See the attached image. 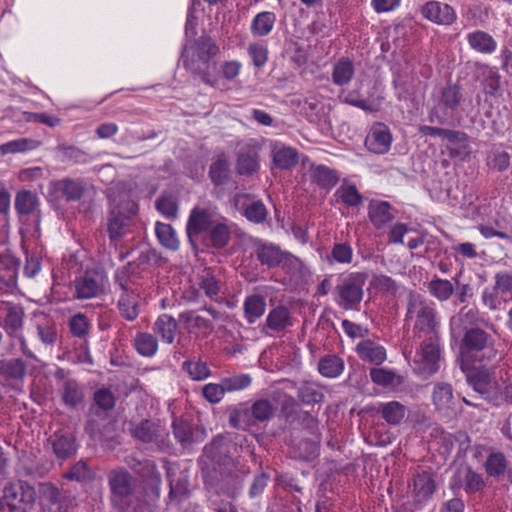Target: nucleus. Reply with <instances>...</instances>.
I'll use <instances>...</instances> for the list:
<instances>
[{
    "mask_svg": "<svg viewBox=\"0 0 512 512\" xmlns=\"http://www.w3.org/2000/svg\"><path fill=\"white\" fill-rule=\"evenodd\" d=\"M407 317L414 321L413 331L420 341L412 368L418 375L429 377L438 371L441 356L436 310L432 303L419 296H413L408 304Z\"/></svg>",
    "mask_w": 512,
    "mask_h": 512,
    "instance_id": "1",
    "label": "nucleus"
},
{
    "mask_svg": "<svg viewBox=\"0 0 512 512\" xmlns=\"http://www.w3.org/2000/svg\"><path fill=\"white\" fill-rule=\"evenodd\" d=\"M463 362L461 369L466 374L468 384L484 399L494 405L512 404V371L500 370L497 375H492L485 367H471Z\"/></svg>",
    "mask_w": 512,
    "mask_h": 512,
    "instance_id": "2",
    "label": "nucleus"
},
{
    "mask_svg": "<svg viewBox=\"0 0 512 512\" xmlns=\"http://www.w3.org/2000/svg\"><path fill=\"white\" fill-rule=\"evenodd\" d=\"M219 52V47L208 36H201L193 43H187L182 52L184 66L213 88H220V80L213 78L207 71L211 59Z\"/></svg>",
    "mask_w": 512,
    "mask_h": 512,
    "instance_id": "3",
    "label": "nucleus"
},
{
    "mask_svg": "<svg viewBox=\"0 0 512 512\" xmlns=\"http://www.w3.org/2000/svg\"><path fill=\"white\" fill-rule=\"evenodd\" d=\"M111 217L108 232L111 240L115 241L131 231L133 219L137 214V204L128 193L115 195L110 189Z\"/></svg>",
    "mask_w": 512,
    "mask_h": 512,
    "instance_id": "4",
    "label": "nucleus"
},
{
    "mask_svg": "<svg viewBox=\"0 0 512 512\" xmlns=\"http://www.w3.org/2000/svg\"><path fill=\"white\" fill-rule=\"evenodd\" d=\"M116 281L122 290L118 300L121 315L128 321L135 320L139 315L138 292L134 283L128 278L125 270L118 271Z\"/></svg>",
    "mask_w": 512,
    "mask_h": 512,
    "instance_id": "5",
    "label": "nucleus"
},
{
    "mask_svg": "<svg viewBox=\"0 0 512 512\" xmlns=\"http://www.w3.org/2000/svg\"><path fill=\"white\" fill-rule=\"evenodd\" d=\"M363 289L360 277L350 274L336 287L334 300L336 304L346 310L355 309L361 302Z\"/></svg>",
    "mask_w": 512,
    "mask_h": 512,
    "instance_id": "6",
    "label": "nucleus"
},
{
    "mask_svg": "<svg viewBox=\"0 0 512 512\" xmlns=\"http://www.w3.org/2000/svg\"><path fill=\"white\" fill-rule=\"evenodd\" d=\"M219 217V214L210 209L194 208L190 212L186 225V232L190 242L193 243L194 239L200 234L210 231Z\"/></svg>",
    "mask_w": 512,
    "mask_h": 512,
    "instance_id": "7",
    "label": "nucleus"
},
{
    "mask_svg": "<svg viewBox=\"0 0 512 512\" xmlns=\"http://www.w3.org/2000/svg\"><path fill=\"white\" fill-rule=\"evenodd\" d=\"M488 336L481 329H471L466 332L464 337V345L466 351L462 353V355H466L464 358L465 363H468V359L471 356L470 353H480L483 351L481 356H478L480 360L484 358L492 359L496 356V351L494 348L487 345ZM463 362V356H461V363Z\"/></svg>",
    "mask_w": 512,
    "mask_h": 512,
    "instance_id": "8",
    "label": "nucleus"
},
{
    "mask_svg": "<svg viewBox=\"0 0 512 512\" xmlns=\"http://www.w3.org/2000/svg\"><path fill=\"white\" fill-rule=\"evenodd\" d=\"M105 284V276L95 270H87L75 279V295L78 299L96 297Z\"/></svg>",
    "mask_w": 512,
    "mask_h": 512,
    "instance_id": "9",
    "label": "nucleus"
},
{
    "mask_svg": "<svg viewBox=\"0 0 512 512\" xmlns=\"http://www.w3.org/2000/svg\"><path fill=\"white\" fill-rule=\"evenodd\" d=\"M3 499L10 509H23L35 500L34 489L22 482L9 484L3 491Z\"/></svg>",
    "mask_w": 512,
    "mask_h": 512,
    "instance_id": "10",
    "label": "nucleus"
},
{
    "mask_svg": "<svg viewBox=\"0 0 512 512\" xmlns=\"http://www.w3.org/2000/svg\"><path fill=\"white\" fill-rule=\"evenodd\" d=\"M392 140L389 127L383 123H375L366 136L365 146L372 153L385 154L390 150Z\"/></svg>",
    "mask_w": 512,
    "mask_h": 512,
    "instance_id": "11",
    "label": "nucleus"
},
{
    "mask_svg": "<svg viewBox=\"0 0 512 512\" xmlns=\"http://www.w3.org/2000/svg\"><path fill=\"white\" fill-rule=\"evenodd\" d=\"M422 16L438 25H451L455 22L457 14L453 7L439 1H429L421 7Z\"/></svg>",
    "mask_w": 512,
    "mask_h": 512,
    "instance_id": "12",
    "label": "nucleus"
},
{
    "mask_svg": "<svg viewBox=\"0 0 512 512\" xmlns=\"http://www.w3.org/2000/svg\"><path fill=\"white\" fill-rule=\"evenodd\" d=\"M432 402L439 413L444 415L454 413L456 411L458 401L451 384L437 382L432 390Z\"/></svg>",
    "mask_w": 512,
    "mask_h": 512,
    "instance_id": "13",
    "label": "nucleus"
},
{
    "mask_svg": "<svg viewBox=\"0 0 512 512\" xmlns=\"http://www.w3.org/2000/svg\"><path fill=\"white\" fill-rule=\"evenodd\" d=\"M24 312L12 302H0V326L9 336L22 330Z\"/></svg>",
    "mask_w": 512,
    "mask_h": 512,
    "instance_id": "14",
    "label": "nucleus"
},
{
    "mask_svg": "<svg viewBox=\"0 0 512 512\" xmlns=\"http://www.w3.org/2000/svg\"><path fill=\"white\" fill-rule=\"evenodd\" d=\"M236 209L243 210V215L250 222L259 224L266 220L268 211L260 200H250L246 194H237L232 199Z\"/></svg>",
    "mask_w": 512,
    "mask_h": 512,
    "instance_id": "15",
    "label": "nucleus"
},
{
    "mask_svg": "<svg viewBox=\"0 0 512 512\" xmlns=\"http://www.w3.org/2000/svg\"><path fill=\"white\" fill-rule=\"evenodd\" d=\"M236 169L240 175H252L259 169L258 147L256 145L247 144L241 148Z\"/></svg>",
    "mask_w": 512,
    "mask_h": 512,
    "instance_id": "16",
    "label": "nucleus"
},
{
    "mask_svg": "<svg viewBox=\"0 0 512 512\" xmlns=\"http://www.w3.org/2000/svg\"><path fill=\"white\" fill-rule=\"evenodd\" d=\"M26 374L25 363L18 358L0 361V384L9 385L12 381L22 380Z\"/></svg>",
    "mask_w": 512,
    "mask_h": 512,
    "instance_id": "17",
    "label": "nucleus"
},
{
    "mask_svg": "<svg viewBox=\"0 0 512 512\" xmlns=\"http://www.w3.org/2000/svg\"><path fill=\"white\" fill-rule=\"evenodd\" d=\"M272 160L275 167L287 170L298 163L296 149L280 143H274L271 150Z\"/></svg>",
    "mask_w": 512,
    "mask_h": 512,
    "instance_id": "18",
    "label": "nucleus"
},
{
    "mask_svg": "<svg viewBox=\"0 0 512 512\" xmlns=\"http://www.w3.org/2000/svg\"><path fill=\"white\" fill-rule=\"evenodd\" d=\"M50 442L58 458L71 457L77 451L75 437L72 434L57 431L51 436Z\"/></svg>",
    "mask_w": 512,
    "mask_h": 512,
    "instance_id": "19",
    "label": "nucleus"
},
{
    "mask_svg": "<svg viewBox=\"0 0 512 512\" xmlns=\"http://www.w3.org/2000/svg\"><path fill=\"white\" fill-rule=\"evenodd\" d=\"M471 49L481 54H492L497 49L496 40L487 32L476 30L466 36Z\"/></svg>",
    "mask_w": 512,
    "mask_h": 512,
    "instance_id": "20",
    "label": "nucleus"
},
{
    "mask_svg": "<svg viewBox=\"0 0 512 512\" xmlns=\"http://www.w3.org/2000/svg\"><path fill=\"white\" fill-rule=\"evenodd\" d=\"M179 321L189 334L200 335L207 333L210 328V321L194 311H185L179 314Z\"/></svg>",
    "mask_w": 512,
    "mask_h": 512,
    "instance_id": "21",
    "label": "nucleus"
},
{
    "mask_svg": "<svg viewBox=\"0 0 512 512\" xmlns=\"http://www.w3.org/2000/svg\"><path fill=\"white\" fill-rule=\"evenodd\" d=\"M368 214L370 221L377 229L384 227L394 218L390 204L380 200L370 202Z\"/></svg>",
    "mask_w": 512,
    "mask_h": 512,
    "instance_id": "22",
    "label": "nucleus"
},
{
    "mask_svg": "<svg viewBox=\"0 0 512 512\" xmlns=\"http://www.w3.org/2000/svg\"><path fill=\"white\" fill-rule=\"evenodd\" d=\"M356 351L363 361L374 364H381L387 357L385 348L371 340H363L358 343Z\"/></svg>",
    "mask_w": 512,
    "mask_h": 512,
    "instance_id": "23",
    "label": "nucleus"
},
{
    "mask_svg": "<svg viewBox=\"0 0 512 512\" xmlns=\"http://www.w3.org/2000/svg\"><path fill=\"white\" fill-rule=\"evenodd\" d=\"M244 317L249 324L255 323L266 311L265 298L258 294H252L243 302Z\"/></svg>",
    "mask_w": 512,
    "mask_h": 512,
    "instance_id": "24",
    "label": "nucleus"
},
{
    "mask_svg": "<svg viewBox=\"0 0 512 512\" xmlns=\"http://www.w3.org/2000/svg\"><path fill=\"white\" fill-rule=\"evenodd\" d=\"M276 15L270 11H263L254 16L250 31L255 37L267 36L274 28Z\"/></svg>",
    "mask_w": 512,
    "mask_h": 512,
    "instance_id": "25",
    "label": "nucleus"
},
{
    "mask_svg": "<svg viewBox=\"0 0 512 512\" xmlns=\"http://www.w3.org/2000/svg\"><path fill=\"white\" fill-rule=\"evenodd\" d=\"M285 251L273 243H262L257 248V257L263 265L275 267L281 264Z\"/></svg>",
    "mask_w": 512,
    "mask_h": 512,
    "instance_id": "26",
    "label": "nucleus"
},
{
    "mask_svg": "<svg viewBox=\"0 0 512 512\" xmlns=\"http://www.w3.org/2000/svg\"><path fill=\"white\" fill-rule=\"evenodd\" d=\"M110 487L115 495L128 496L134 487L132 476L126 471H115L110 475Z\"/></svg>",
    "mask_w": 512,
    "mask_h": 512,
    "instance_id": "27",
    "label": "nucleus"
},
{
    "mask_svg": "<svg viewBox=\"0 0 512 512\" xmlns=\"http://www.w3.org/2000/svg\"><path fill=\"white\" fill-rule=\"evenodd\" d=\"M355 73L354 63L348 58L339 59L332 71V81L337 86L348 84Z\"/></svg>",
    "mask_w": 512,
    "mask_h": 512,
    "instance_id": "28",
    "label": "nucleus"
},
{
    "mask_svg": "<svg viewBox=\"0 0 512 512\" xmlns=\"http://www.w3.org/2000/svg\"><path fill=\"white\" fill-rule=\"evenodd\" d=\"M379 411L383 419L390 425H398L406 416V407L398 401L382 403Z\"/></svg>",
    "mask_w": 512,
    "mask_h": 512,
    "instance_id": "29",
    "label": "nucleus"
},
{
    "mask_svg": "<svg viewBox=\"0 0 512 512\" xmlns=\"http://www.w3.org/2000/svg\"><path fill=\"white\" fill-rule=\"evenodd\" d=\"M61 397L65 405L76 407L83 401L84 394L75 380L66 378L62 382Z\"/></svg>",
    "mask_w": 512,
    "mask_h": 512,
    "instance_id": "30",
    "label": "nucleus"
},
{
    "mask_svg": "<svg viewBox=\"0 0 512 512\" xmlns=\"http://www.w3.org/2000/svg\"><path fill=\"white\" fill-rule=\"evenodd\" d=\"M177 329L176 320L167 314L160 315L154 323V332L168 344L173 343Z\"/></svg>",
    "mask_w": 512,
    "mask_h": 512,
    "instance_id": "31",
    "label": "nucleus"
},
{
    "mask_svg": "<svg viewBox=\"0 0 512 512\" xmlns=\"http://www.w3.org/2000/svg\"><path fill=\"white\" fill-rule=\"evenodd\" d=\"M266 324L271 330H284L291 325L289 310L284 306H278L272 309L266 317Z\"/></svg>",
    "mask_w": 512,
    "mask_h": 512,
    "instance_id": "32",
    "label": "nucleus"
},
{
    "mask_svg": "<svg viewBox=\"0 0 512 512\" xmlns=\"http://www.w3.org/2000/svg\"><path fill=\"white\" fill-rule=\"evenodd\" d=\"M15 209L19 215H30L38 206V197L28 190H21L15 196Z\"/></svg>",
    "mask_w": 512,
    "mask_h": 512,
    "instance_id": "33",
    "label": "nucleus"
},
{
    "mask_svg": "<svg viewBox=\"0 0 512 512\" xmlns=\"http://www.w3.org/2000/svg\"><path fill=\"white\" fill-rule=\"evenodd\" d=\"M478 72L482 78V85L485 93L494 95L500 88V79L496 68L488 65H481L478 68Z\"/></svg>",
    "mask_w": 512,
    "mask_h": 512,
    "instance_id": "34",
    "label": "nucleus"
},
{
    "mask_svg": "<svg viewBox=\"0 0 512 512\" xmlns=\"http://www.w3.org/2000/svg\"><path fill=\"white\" fill-rule=\"evenodd\" d=\"M182 369L193 381H203L212 374L208 364L200 359L184 361Z\"/></svg>",
    "mask_w": 512,
    "mask_h": 512,
    "instance_id": "35",
    "label": "nucleus"
},
{
    "mask_svg": "<svg viewBox=\"0 0 512 512\" xmlns=\"http://www.w3.org/2000/svg\"><path fill=\"white\" fill-rule=\"evenodd\" d=\"M435 488V482L428 473L418 474L414 478V493L420 502L428 500Z\"/></svg>",
    "mask_w": 512,
    "mask_h": 512,
    "instance_id": "36",
    "label": "nucleus"
},
{
    "mask_svg": "<svg viewBox=\"0 0 512 512\" xmlns=\"http://www.w3.org/2000/svg\"><path fill=\"white\" fill-rule=\"evenodd\" d=\"M133 343L136 351L144 357H152L158 350V341L150 333H138L135 336Z\"/></svg>",
    "mask_w": 512,
    "mask_h": 512,
    "instance_id": "37",
    "label": "nucleus"
},
{
    "mask_svg": "<svg viewBox=\"0 0 512 512\" xmlns=\"http://www.w3.org/2000/svg\"><path fill=\"white\" fill-rule=\"evenodd\" d=\"M210 241L212 246L216 248H223L226 246L230 239V229L223 217H219L210 229Z\"/></svg>",
    "mask_w": 512,
    "mask_h": 512,
    "instance_id": "38",
    "label": "nucleus"
},
{
    "mask_svg": "<svg viewBox=\"0 0 512 512\" xmlns=\"http://www.w3.org/2000/svg\"><path fill=\"white\" fill-rule=\"evenodd\" d=\"M156 236L159 242L167 249L177 250L179 248V240L177 234L170 224L157 222L155 226Z\"/></svg>",
    "mask_w": 512,
    "mask_h": 512,
    "instance_id": "39",
    "label": "nucleus"
},
{
    "mask_svg": "<svg viewBox=\"0 0 512 512\" xmlns=\"http://www.w3.org/2000/svg\"><path fill=\"white\" fill-rule=\"evenodd\" d=\"M318 370L324 377L336 378L343 372L344 363L335 355L326 356L319 362Z\"/></svg>",
    "mask_w": 512,
    "mask_h": 512,
    "instance_id": "40",
    "label": "nucleus"
},
{
    "mask_svg": "<svg viewBox=\"0 0 512 512\" xmlns=\"http://www.w3.org/2000/svg\"><path fill=\"white\" fill-rule=\"evenodd\" d=\"M428 290L439 301H446L453 294L454 287L449 280L436 278L429 283Z\"/></svg>",
    "mask_w": 512,
    "mask_h": 512,
    "instance_id": "41",
    "label": "nucleus"
},
{
    "mask_svg": "<svg viewBox=\"0 0 512 512\" xmlns=\"http://www.w3.org/2000/svg\"><path fill=\"white\" fill-rule=\"evenodd\" d=\"M311 177L315 183L326 188H331L337 183L335 173L324 165L312 167Z\"/></svg>",
    "mask_w": 512,
    "mask_h": 512,
    "instance_id": "42",
    "label": "nucleus"
},
{
    "mask_svg": "<svg viewBox=\"0 0 512 512\" xmlns=\"http://www.w3.org/2000/svg\"><path fill=\"white\" fill-rule=\"evenodd\" d=\"M37 334L40 341L45 345H53L57 340L56 324L46 317L37 323Z\"/></svg>",
    "mask_w": 512,
    "mask_h": 512,
    "instance_id": "43",
    "label": "nucleus"
},
{
    "mask_svg": "<svg viewBox=\"0 0 512 512\" xmlns=\"http://www.w3.org/2000/svg\"><path fill=\"white\" fill-rule=\"evenodd\" d=\"M347 104L360 108L364 111H377L380 106L379 101L363 99L358 93L351 91L340 96Z\"/></svg>",
    "mask_w": 512,
    "mask_h": 512,
    "instance_id": "44",
    "label": "nucleus"
},
{
    "mask_svg": "<svg viewBox=\"0 0 512 512\" xmlns=\"http://www.w3.org/2000/svg\"><path fill=\"white\" fill-rule=\"evenodd\" d=\"M225 392H235L250 386L252 379L249 374H235L221 380Z\"/></svg>",
    "mask_w": 512,
    "mask_h": 512,
    "instance_id": "45",
    "label": "nucleus"
},
{
    "mask_svg": "<svg viewBox=\"0 0 512 512\" xmlns=\"http://www.w3.org/2000/svg\"><path fill=\"white\" fill-rule=\"evenodd\" d=\"M370 377L373 383L383 387H391L398 382V376L392 370L383 367L371 369Z\"/></svg>",
    "mask_w": 512,
    "mask_h": 512,
    "instance_id": "46",
    "label": "nucleus"
},
{
    "mask_svg": "<svg viewBox=\"0 0 512 512\" xmlns=\"http://www.w3.org/2000/svg\"><path fill=\"white\" fill-rule=\"evenodd\" d=\"M209 175L214 184H223L229 176L228 161L224 157L218 158L211 164Z\"/></svg>",
    "mask_w": 512,
    "mask_h": 512,
    "instance_id": "47",
    "label": "nucleus"
},
{
    "mask_svg": "<svg viewBox=\"0 0 512 512\" xmlns=\"http://www.w3.org/2000/svg\"><path fill=\"white\" fill-rule=\"evenodd\" d=\"M298 396L306 404L318 403L324 398L323 393L314 383H303L298 389Z\"/></svg>",
    "mask_w": 512,
    "mask_h": 512,
    "instance_id": "48",
    "label": "nucleus"
},
{
    "mask_svg": "<svg viewBox=\"0 0 512 512\" xmlns=\"http://www.w3.org/2000/svg\"><path fill=\"white\" fill-rule=\"evenodd\" d=\"M37 144L35 140L21 138L2 144L0 150L3 154L25 152L36 148Z\"/></svg>",
    "mask_w": 512,
    "mask_h": 512,
    "instance_id": "49",
    "label": "nucleus"
},
{
    "mask_svg": "<svg viewBox=\"0 0 512 512\" xmlns=\"http://www.w3.org/2000/svg\"><path fill=\"white\" fill-rule=\"evenodd\" d=\"M507 468V461L502 453H492L485 462L486 472L490 476L502 475Z\"/></svg>",
    "mask_w": 512,
    "mask_h": 512,
    "instance_id": "50",
    "label": "nucleus"
},
{
    "mask_svg": "<svg viewBox=\"0 0 512 512\" xmlns=\"http://www.w3.org/2000/svg\"><path fill=\"white\" fill-rule=\"evenodd\" d=\"M353 259V249L347 243H337L332 247L330 261L339 264H350Z\"/></svg>",
    "mask_w": 512,
    "mask_h": 512,
    "instance_id": "51",
    "label": "nucleus"
},
{
    "mask_svg": "<svg viewBox=\"0 0 512 512\" xmlns=\"http://www.w3.org/2000/svg\"><path fill=\"white\" fill-rule=\"evenodd\" d=\"M60 189L68 200H78L84 192V184L79 180L65 179L60 183Z\"/></svg>",
    "mask_w": 512,
    "mask_h": 512,
    "instance_id": "52",
    "label": "nucleus"
},
{
    "mask_svg": "<svg viewBox=\"0 0 512 512\" xmlns=\"http://www.w3.org/2000/svg\"><path fill=\"white\" fill-rule=\"evenodd\" d=\"M336 195L347 205L356 206L361 200L362 196L357 191L354 185L342 184L336 191Z\"/></svg>",
    "mask_w": 512,
    "mask_h": 512,
    "instance_id": "53",
    "label": "nucleus"
},
{
    "mask_svg": "<svg viewBox=\"0 0 512 512\" xmlns=\"http://www.w3.org/2000/svg\"><path fill=\"white\" fill-rule=\"evenodd\" d=\"M251 413L256 420L265 421L273 415L274 407L269 400L259 399L253 403Z\"/></svg>",
    "mask_w": 512,
    "mask_h": 512,
    "instance_id": "54",
    "label": "nucleus"
},
{
    "mask_svg": "<svg viewBox=\"0 0 512 512\" xmlns=\"http://www.w3.org/2000/svg\"><path fill=\"white\" fill-rule=\"evenodd\" d=\"M225 389L221 383H207L202 387V396L210 404L219 403L225 395Z\"/></svg>",
    "mask_w": 512,
    "mask_h": 512,
    "instance_id": "55",
    "label": "nucleus"
},
{
    "mask_svg": "<svg viewBox=\"0 0 512 512\" xmlns=\"http://www.w3.org/2000/svg\"><path fill=\"white\" fill-rule=\"evenodd\" d=\"M485 482L481 474L467 469L464 476V489L467 493L472 494L482 490Z\"/></svg>",
    "mask_w": 512,
    "mask_h": 512,
    "instance_id": "56",
    "label": "nucleus"
},
{
    "mask_svg": "<svg viewBox=\"0 0 512 512\" xmlns=\"http://www.w3.org/2000/svg\"><path fill=\"white\" fill-rule=\"evenodd\" d=\"M157 433V427L151 421H143L133 429V435L144 441L151 442Z\"/></svg>",
    "mask_w": 512,
    "mask_h": 512,
    "instance_id": "57",
    "label": "nucleus"
},
{
    "mask_svg": "<svg viewBox=\"0 0 512 512\" xmlns=\"http://www.w3.org/2000/svg\"><path fill=\"white\" fill-rule=\"evenodd\" d=\"M72 334L76 337H83L88 333L89 321L84 314H75L69 321Z\"/></svg>",
    "mask_w": 512,
    "mask_h": 512,
    "instance_id": "58",
    "label": "nucleus"
},
{
    "mask_svg": "<svg viewBox=\"0 0 512 512\" xmlns=\"http://www.w3.org/2000/svg\"><path fill=\"white\" fill-rule=\"evenodd\" d=\"M495 286L498 293L503 295L507 301L512 299V274L498 273L495 276Z\"/></svg>",
    "mask_w": 512,
    "mask_h": 512,
    "instance_id": "59",
    "label": "nucleus"
},
{
    "mask_svg": "<svg viewBox=\"0 0 512 512\" xmlns=\"http://www.w3.org/2000/svg\"><path fill=\"white\" fill-rule=\"evenodd\" d=\"M484 304L491 310L499 309L502 303L507 302L505 297L498 293L497 287L486 288L482 294Z\"/></svg>",
    "mask_w": 512,
    "mask_h": 512,
    "instance_id": "60",
    "label": "nucleus"
},
{
    "mask_svg": "<svg viewBox=\"0 0 512 512\" xmlns=\"http://www.w3.org/2000/svg\"><path fill=\"white\" fill-rule=\"evenodd\" d=\"M241 68L242 64L237 60L225 61L219 68V75L223 80L232 81L240 74Z\"/></svg>",
    "mask_w": 512,
    "mask_h": 512,
    "instance_id": "61",
    "label": "nucleus"
},
{
    "mask_svg": "<svg viewBox=\"0 0 512 512\" xmlns=\"http://www.w3.org/2000/svg\"><path fill=\"white\" fill-rule=\"evenodd\" d=\"M461 98L462 95L459 87L454 85L447 86L442 92V103L450 109H455L459 105Z\"/></svg>",
    "mask_w": 512,
    "mask_h": 512,
    "instance_id": "62",
    "label": "nucleus"
},
{
    "mask_svg": "<svg viewBox=\"0 0 512 512\" xmlns=\"http://www.w3.org/2000/svg\"><path fill=\"white\" fill-rule=\"evenodd\" d=\"M157 210L167 218H173L177 214V204L173 197L162 196L156 201Z\"/></svg>",
    "mask_w": 512,
    "mask_h": 512,
    "instance_id": "63",
    "label": "nucleus"
},
{
    "mask_svg": "<svg viewBox=\"0 0 512 512\" xmlns=\"http://www.w3.org/2000/svg\"><path fill=\"white\" fill-rule=\"evenodd\" d=\"M248 53L256 67H262L267 62L268 51L262 44H251L248 48Z\"/></svg>",
    "mask_w": 512,
    "mask_h": 512,
    "instance_id": "64",
    "label": "nucleus"
}]
</instances>
